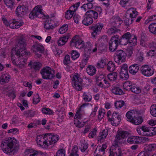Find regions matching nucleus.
I'll list each match as a JSON object with an SVG mask.
<instances>
[{"label": "nucleus", "instance_id": "4", "mask_svg": "<svg viewBox=\"0 0 156 156\" xmlns=\"http://www.w3.org/2000/svg\"><path fill=\"white\" fill-rule=\"evenodd\" d=\"M98 16V13L96 11L92 10L88 11L84 16L82 23L85 25L89 26L93 23V18L97 19Z\"/></svg>", "mask_w": 156, "mask_h": 156}, {"label": "nucleus", "instance_id": "50", "mask_svg": "<svg viewBox=\"0 0 156 156\" xmlns=\"http://www.w3.org/2000/svg\"><path fill=\"white\" fill-rule=\"evenodd\" d=\"M115 69V64L112 61H109L107 64V69L110 72H112Z\"/></svg>", "mask_w": 156, "mask_h": 156}, {"label": "nucleus", "instance_id": "30", "mask_svg": "<svg viewBox=\"0 0 156 156\" xmlns=\"http://www.w3.org/2000/svg\"><path fill=\"white\" fill-rule=\"evenodd\" d=\"M111 92L116 95H122L123 94V90L119 87L114 86L112 87Z\"/></svg>", "mask_w": 156, "mask_h": 156}, {"label": "nucleus", "instance_id": "8", "mask_svg": "<svg viewBox=\"0 0 156 156\" xmlns=\"http://www.w3.org/2000/svg\"><path fill=\"white\" fill-rule=\"evenodd\" d=\"M46 133L44 135H40L36 136V141L37 144L41 147L48 148Z\"/></svg>", "mask_w": 156, "mask_h": 156}, {"label": "nucleus", "instance_id": "6", "mask_svg": "<svg viewBox=\"0 0 156 156\" xmlns=\"http://www.w3.org/2000/svg\"><path fill=\"white\" fill-rule=\"evenodd\" d=\"M42 78L46 79H51L55 76V71L48 66L44 67L41 71Z\"/></svg>", "mask_w": 156, "mask_h": 156}, {"label": "nucleus", "instance_id": "60", "mask_svg": "<svg viewBox=\"0 0 156 156\" xmlns=\"http://www.w3.org/2000/svg\"><path fill=\"white\" fill-rule=\"evenodd\" d=\"M54 27V25L51 23L50 21H48V22H46L44 25V28L47 30L52 29Z\"/></svg>", "mask_w": 156, "mask_h": 156}, {"label": "nucleus", "instance_id": "23", "mask_svg": "<svg viewBox=\"0 0 156 156\" xmlns=\"http://www.w3.org/2000/svg\"><path fill=\"white\" fill-rule=\"evenodd\" d=\"M106 41V40L104 41L103 39L102 38L99 40L98 50L100 52H102L105 51L106 47L104 44Z\"/></svg>", "mask_w": 156, "mask_h": 156}, {"label": "nucleus", "instance_id": "31", "mask_svg": "<svg viewBox=\"0 0 156 156\" xmlns=\"http://www.w3.org/2000/svg\"><path fill=\"white\" fill-rule=\"evenodd\" d=\"M88 104L87 103L83 104L79 108V119H81L83 117L84 115V108Z\"/></svg>", "mask_w": 156, "mask_h": 156}, {"label": "nucleus", "instance_id": "62", "mask_svg": "<svg viewBox=\"0 0 156 156\" xmlns=\"http://www.w3.org/2000/svg\"><path fill=\"white\" fill-rule=\"evenodd\" d=\"M129 0H120V4L122 7H126L129 5Z\"/></svg>", "mask_w": 156, "mask_h": 156}, {"label": "nucleus", "instance_id": "16", "mask_svg": "<svg viewBox=\"0 0 156 156\" xmlns=\"http://www.w3.org/2000/svg\"><path fill=\"white\" fill-rule=\"evenodd\" d=\"M27 10V7L24 5H20L18 6L16 9V14L19 16H22L26 14Z\"/></svg>", "mask_w": 156, "mask_h": 156}, {"label": "nucleus", "instance_id": "29", "mask_svg": "<svg viewBox=\"0 0 156 156\" xmlns=\"http://www.w3.org/2000/svg\"><path fill=\"white\" fill-rule=\"evenodd\" d=\"M10 79V76L7 74L2 75L0 77V83L1 84L7 83Z\"/></svg>", "mask_w": 156, "mask_h": 156}, {"label": "nucleus", "instance_id": "49", "mask_svg": "<svg viewBox=\"0 0 156 156\" xmlns=\"http://www.w3.org/2000/svg\"><path fill=\"white\" fill-rule=\"evenodd\" d=\"M129 89L131 91L136 94L139 93L141 91L140 89L137 86L135 85L130 87Z\"/></svg>", "mask_w": 156, "mask_h": 156}, {"label": "nucleus", "instance_id": "26", "mask_svg": "<svg viewBox=\"0 0 156 156\" xmlns=\"http://www.w3.org/2000/svg\"><path fill=\"white\" fill-rule=\"evenodd\" d=\"M69 45L73 48H78V35H76L73 37L70 41Z\"/></svg>", "mask_w": 156, "mask_h": 156}, {"label": "nucleus", "instance_id": "47", "mask_svg": "<svg viewBox=\"0 0 156 156\" xmlns=\"http://www.w3.org/2000/svg\"><path fill=\"white\" fill-rule=\"evenodd\" d=\"M68 29V26L67 24L62 25L59 29L58 32L60 34H63L65 33Z\"/></svg>", "mask_w": 156, "mask_h": 156}, {"label": "nucleus", "instance_id": "52", "mask_svg": "<svg viewBox=\"0 0 156 156\" xmlns=\"http://www.w3.org/2000/svg\"><path fill=\"white\" fill-rule=\"evenodd\" d=\"M150 112L153 116L156 117V105L154 104L151 106L150 108Z\"/></svg>", "mask_w": 156, "mask_h": 156}, {"label": "nucleus", "instance_id": "35", "mask_svg": "<svg viewBox=\"0 0 156 156\" xmlns=\"http://www.w3.org/2000/svg\"><path fill=\"white\" fill-rule=\"evenodd\" d=\"M142 122L143 119L142 118L138 116H135L131 122L135 125H138L141 124Z\"/></svg>", "mask_w": 156, "mask_h": 156}, {"label": "nucleus", "instance_id": "43", "mask_svg": "<svg viewBox=\"0 0 156 156\" xmlns=\"http://www.w3.org/2000/svg\"><path fill=\"white\" fill-rule=\"evenodd\" d=\"M115 27L110 28L108 30L107 33L108 35H110L115 34L120 31Z\"/></svg>", "mask_w": 156, "mask_h": 156}, {"label": "nucleus", "instance_id": "13", "mask_svg": "<svg viewBox=\"0 0 156 156\" xmlns=\"http://www.w3.org/2000/svg\"><path fill=\"white\" fill-rule=\"evenodd\" d=\"M104 26L102 23H98L91 27V29L92 30L91 33L92 36L95 37L99 32H101Z\"/></svg>", "mask_w": 156, "mask_h": 156}, {"label": "nucleus", "instance_id": "5", "mask_svg": "<svg viewBox=\"0 0 156 156\" xmlns=\"http://www.w3.org/2000/svg\"><path fill=\"white\" fill-rule=\"evenodd\" d=\"M84 42L81 39L79 38V49H84L85 51H87V54H90L91 52H94L97 50V48L95 47L92 49V45L90 42L87 43L85 47Z\"/></svg>", "mask_w": 156, "mask_h": 156}, {"label": "nucleus", "instance_id": "53", "mask_svg": "<svg viewBox=\"0 0 156 156\" xmlns=\"http://www.w3.org/2000/svg\"><path fill=\"white\" fill-rule=\"evenodd\" d=\"M41 98L39 95L36 94L34 95L33 98V103L34 104H37L40 101Z\"/></svg>", "mask_w": 156, "mask_h": 156}, {"label": "nucleus", "instance_id": "64", "mask_svg": "<svg viewBox=\"0 0 156 156\" xmlns=\"http://www.w3.org/2000/svg\"><path fill=\"white\" fill-rule=\"evenodd\" d=\"M97 130L96 128H94L92 131H91L88 134V137L90 138H94L96 135Z\"/></svg>", "mask_w": 156, "mask_h": 156}, {"label": "nucleus", "instance_id": "54", "mask_svg": "<svg viewBox=\"0 0 156 156\" xmlns=\"http://www.w3.org/2000/svg\"><path fill=\"white\" fill-rule=\"evenodd\" d=\"M152 127L149 128L146 126H143L141 127V129L143 132L145 133L149 134V136H151L150 132L151 130H152Z\"/></svg>", "mask_w": 156, "mask_h": 156}, {"label": "nucleus", "instance_id": "17", "mask_svg": "<svg viewBox=\"0 0 156 156\" xmlns=\"http://www.w3.org/2000/svg\"><path fill=\"white\" fill-rule=\"evenodd\" d=\"M107 147L106 144H102V147H97L94 152L95 156H102L105 153V150Z\"/></svg>", "mask_w": 156, "mask_h": 156}, {"label": "nucleus", "instance_id": "55", "mask_svg": "<svg viewBox=\"0 0 156 156\" xmlns=\"http://www.w3.org/2000/svg\"><path fill=\"white\" fill-rule=\"evenodd\" d=\"M125 103L123 101H116L114 105L116 108L120 109L124 105Z\"/></svg>", "mask_w": 156, "mask_h": 156}, {"label": "nucleus", "instance_id": "46", "mask_svg": "<svg viewBox=\"0 0 156 156\" xmlns=\"http://www.w3.org/2000/svg\"><path fill=\"white\" fill-rule=\"evenodd\" d=\"M148 28L150 32L156 34V23L151 24L149 26Z\"/></svg>", "mask_w": 156, "mask_h": 156}, {"label": "nucleus", "instance_id": "40", "mask_svg": "<svg viewBox=\"0 0 156 156\" xmlns=\"http://www.w3.org/2000/svg\"><path fill=\"white\" fill-rule=\"evenodd\" d=\"M156 149V144H153L147 145L145 147V150L147 151H151Z\"/></svg>", "mask_w": 156, "mask_h": 156}, {"label": "nucleus", "instance_id": "11", "mask_svg": "<svg viewBox=\"0 0 156 156\" xmlns=\"http://www.w3.org/2000/svg\"><path fill=\"white\" fill-rule=\"evenodd\" d=\"M121 118V115L116 112H114L111 118L108 117V120L113 126H116L120 123Z\"/></svg>", "mask_w": 156, "mask_h": 156}, {"label": "nucleus", "instance_id": "33", "mask_svg": "<svg viewBox=\"0 0 156 156\" xmlns=\"http://www.w3.org/2000/svg\"><path fill=\"white\" fill-rule=\"evenodd\" d=\"M106 59L105 58H102L97 62L96 66L98 69L103 68L106 65Z\"/></svg>", "mask_w": 156, "mask_h": 156}, {"label": "nucleus", "instance_id": "61", "mask_svg": "<svg viewBox=\"0 0 156 156\" xmlns=\"http://www.w3.org/2000/svg\"><path fill=\"white\" fill-rule=\"evenodd\" d=\"M7 133L16 135L19 133V130L16 128H12L8 130Z\"/></svg>", "mask_w": 156, "mask_h": 156}, {"label": "nucleus", "instance_id": "20", "mask_svg": "<svg viewBox=\"0 0 156 156\" xmlns=\"http://www.w3.org/2000/svg\"><path fill=\"white\" fill-rule=\"evenodd\" d=\"M144 54L141 51H138L137 52L135 59L136 63L140 65L144 60Z\"/></svg>", "mask_w": 156, "mask_h": 156}, {"label": "nucleus", "instance_id": "38", "mask_svg": "<svg viewBox=\"0 0 156 156\" xmlns=\"http://www.w3.org/2000/svg\"><path fill=\"white\" fill-rule=\"evenodd\" d=\"M87 73L91 76L93 75L96 73V70L95 68L92 66H89L86 69Z\"/></svg>", "mask_w": 156, "mask_h": 156}, {"label": "nucleus", "instance_id": "34", "mask_svg": "<svg viewBox=\"0 0 156 156\" xmlns=\"http://www.w3.org/2000/svg\"><path fill=\"white\" fill-rule=\"evenodd\" d=\"M34 12H35V14L39 17L40 15L43 14L42 12V7L41 5H37L35 6L33 9Z\"/></svg>", "mask_w": 156, "mask_h": 156}, {"label": "nucleus", "instance_id": "18", "mask_svg": "<svg viewBox=\"0 0 156 156\" xmlns=\"http://www.w3.org/2000/svg\"><path fill=\"white\" fill-rule=\"evenodd\" d=\"M138 14V12L136 11V9L134 8H130L128 9L126 12V16H127L135 18L136 17Z\"/></svg>", "mask_w": 156, "mask_h": 156}, {"label": "nucleus", "instance_id": "3", "mask_svg": "<svg viewBox=\"0 0 156 156\" xmlns=\"http://www.w3.org/2000/svg\"><path fill=\"white\" fill-rule=\"evenodd\" d=\"M17 141L13 137H9L3 140L1 147L3 151L9 155L14 154L18 149Z\"/></svg>", "mask_w": 156, "mask_h": 156}, {"label": "nucleus", "instance_id": "63", "mask_svg": "<svg viewBox=\"0 0 156 156\" xmlns=\"http://www.w3.org/2000/svg\"><path fill=\"white\" fill-rule=\"evenodd\" d=\"M66 151L65 149H62L59 150L57 152L56 156H65Z\"/></svg>", "mask_w": 156, "mask_h": 156}, {"label": "nucleus", "instance_id": "2", "mask_svg": "<svg viewBox=\"0 0 156 156\" xmlns=\"http://www.w3.org/2000/svg\"><path fill=\"white\" fill-rule=\"evenodd\" d=\"M130 133L126 131H118L115 139L114 144L109 150V156H122V152L118 145L119 143L123 142V139L128 136Z\"/></svg>", "mask_w": 156, "mask_h": 156}, {"label": "nucleus", "instance_id": "10", "mask_svg": "<svg viewBox=\"0 0 156 156\" xmlns=\"http://www.w3.org/2000/svg\"><path fill=\"white\" fill-rule=\"evenodd\" d=\"M141 73L146 76H150L152 75L154 73V69L147 65H144L140 68Z\"/></svg>", "mask_w": 156, "mask_h": 156}, {"label": "nucleus", "instance_id": "22", "mask_svg": "<svg viewBox=\"0 0 156 156\" xmlns=\"http://www.w3.org/2000/svg\"><path fill=\"white\" fill-rule=\"evenodd\" d=\"M108 134V131L107 129H104L100 132L99 136L97 137V139L99 142H103L106 138Z\"/></svg>", "mask_w": 156, "mask_h": 156}, {"label": "nucleus", "instance_id": "45", "mask_svg": "<svg viewBox=\"0 0 156 156\" xmlns=\"http://www.w3.org/2000/svg\"><path fill=\"white\" fill-rule=\"evenodd\" d=\"M4 2L8 8H12L15 4V2L13 0H4Z\"/></svg>", "mask_w": 156, "mask_h": 156}, {"label": "nucleus", "instance_id": "48", "mask_svg": "<svg viewBox=\"0 0 156 156\" xmlns=\"http://www.w3.org/2000/svg\"><path fill=\"white\" fill-rule=\"evenodd\" d=\"M120 78L123 80H126L129 78L128 71L120 72Z\"/></svg>", "mask_w": 156, "mask_h": 156}, {"label": "nucleus", "instance_id": "37", "mask_svg": "<svg viewBox=\"0 0 156 156\" xmlns=\"http://www.w3.org/2000/svg\"><path fill=\"white\" fill-rule=\"evenodd\" d=\"M80 149L82 152H84L88 147V144L85 142L84 140H82L80 141Z\"/></svg>", "mask_w": 156, "mask_h": 156}, {"label": "nucleus", "instance_id": "15", "mask_svg": "<svg viewBox=\"0 0 156 156\" xmlns=\"http://www.w3.org/2000/svg\"><path fill=\"white\" fill-rule=\"evenodd\" d=\"M133 34H131L130 33L127 32L124 34L119 39L120 44L126 45L128 44L129 40L131 38Z\"/></svg>", "mask_w": 156, "mask_h": 156}, {"label": "nucleus", "instance_id": "51", "mask_svg": "<svg viewBox=\"0 0 156 156\" xmlns=\"http://www.w3.org/2000/svg\"><path fill=\"white\" fill-rule=\"evenodd\" d=\"M84 55L85 58L80 63V68L81 69L83 68L86 65L87 60H88V57L90 55V54L86 55L85 53Z\"/></svg>", "mask_w": 156, "mask_h": 156}, {"label": "nucleus", "instance_id": "32", "mask_svg": "<svg viewBox=\"0 0 156 156\" xmlns=\"http://www.w3.org/2000/svg\"><path fill=\"white\" fill-rule=\"evenodd\" d=\"M72 83L73 87L76 90L78 87V74L76 73L74 75L72 79Z\"/></svg>", "mask_w": 156, "mask_h": 156}, {"label": "nucleus", "instance_id": "42", "mask_svg": "<svg viewBox=\"0 0 156 156\" xmlns=\"http://www.w3.org/2000/svg\"><path fill=\"white\" fill-rule=\"evenodd\" d=\"M135 113L134 111H129L126 114V116L129 121L131 122L133 117H135Z\"/></svg>", "mask_w": 156, "mask_h": 156}, {"label": "nucleus", "instance_id": "39", "mask_svg": "<svg viewBox=\"0 0 156 156\" xmlns=\"http://www.w3.org/2000/svg\"><path fill=\"white\" fill-rule=\"evenodd\" d=\"M114 21L112 22V24L115 27L119 26L122 23V20L119 16H117L114 18Z\"/></svg>", "mask_w": 156, "mask_h": 156}, {"label": "nucleus", "instance_id": "57", "mask_svg": "<svg viewBox=\"0 0 156 156\" xmlns=\"http://www.w3.org/2000/svg\"><path fill=\"white\" fill-rule=\"evenodd\" d=\"M78 149L77 146H74L73 148L70 156H78Z\"/></svg>", "mask_w": 156, "mask_h": 156}, {"label": "nucleus", "instance_id": "41", "mask_svg": "<svg viewBox=\"0 0 156 156\" xmlns=\"http://www.w3.org/2000/svg\"><path fill=\"white\" fill-rule=\"evenodd\" d=\"M108 77L110 81H115L117 79V73L114 72L110 73L108 74Z\"/></svg>", "mask_w": 156, "mask_h": 156}, {"label": "nucleus", "instance_id": "36", "mask_svg": "<svg viewBox=\"0 0 156 156\" xmlns=\"http://www.w3.org/2000/svg\"><path fill=\"white\" fill-rule=\"evenodd\" d=\"M37 150H35L32 148L26 149L25 151V154L26 155L29 156H36Z\"/></svg>", "mask_w": 156, "mask_h": 156}, {"label": "nucleus", "instance_id": "12", "mask_svg": "<svg viewBox=\"0 0 156 156\" xmlns=\"http://www.w3.org/2000/svg\"><path fill=\"white\" fill-rule=\"evenodd\" d=\"M48 147L56 143L59 139V136L54 133H46Z\"/></svg>", "mask_w": 156, "mask_h": 156}, {"label": "nucleus", "instance_id": "14", "mask_svg": "<svg viewBox=\"0 0 156 156\" xmlns=\"http://www.w3.org/2000/svg\"><path fill=\"white\" fill-rule=\"evenodd\" d=\"M78 8V3L74 4L70 7L68 10L65 13V16L66 19H69L72 17Z\"/></svg>", "mask_w": 156, "mask_h": 156}, {"label": "nucleus", "instance_id": "27", "mask_svg": "<svg viewBox=\"0 0 156 156\" xmlns=\"http://www.w3.org/2000/svg\"><path fill=\"white\" fill-rule=\"evenodd\" d=\"M28 66L34 70H38L41 67V64L39 62L31 61L29 63Z\"/></svg>", "mask_w": 156, "mask_h": 156}, {"label": "nucleus", "instance_id": "7", "mask_svg": "<svg viewBox=\"0 0 156 156\" xmlns=\"http://www.w3.org/2000/svg\"><path fill=\"white\" fill-rule=\"evenodd\" d=\"M126 54L123 50H117L115 53L114 60L118 64L125 62L126 59Z\"/></svg>", "mask_w": 156, "mask_h": 156}, {"label": "nucleus", "instance_id": "56", "mask_svg": "<svg viewBox=\"0 0 156 156\" xmlns=\"http://www.w3.org/2000/svg\"><path fill=\"white\" fill-rule=\"evenodd\" d=\"M41 111L43 114L49 115L53 114V112L52 110L49 108H44L42 109Z\"/></svg>", "mask_w": 156, "mask_h": 156}, {"label": "nucleus", "instance_id": "44", "mask_svg": "<svg viewBox=\"0 0 156 156\" xmlns=\"http://www.w3.org/2000/svg\"><path fill=\"white\" fill-rule=\"evenodd\" d=\"M136 41L137 38L136 36L133 34L131 38L129 40L128 43L130 45L135 46L136 44Z\"/></svg>", "mask_w": 156, "mask_h": 156}, {"label": "nucleus", "instance_id": "24", "mask_svg": "<svg viewBox=\"0 0 156 156\" xmlns=\"http://www.w3.org/2000/svg\"><path fill=\"white\" fill-rule=\"evenodd\" d=\"M140 65L136 63L131 65L129 68V71L132 75H135L138 72Z\"/></svg>", "mask_w": 156, "mask_h": 156}, {"label": "nucleus", "instance_id": "59", "mask_svg": "<svg viewBox=\"0 0 156 156\" xmlns=\"http://www.w3.org/2000/svg\"><path fill=\"white\" fill-rule=\"evenodd\" d=\"M105 114V111L104 109L101 108L99 109L98 111V119L101 120Z\"/></svg>", "mask_w": 156, "mask_h": 156}, {"label": "nucleus", "instance_id": "58", "mask_svg": "<svg viewBox=\"0 0 156 156\" xmlns=\"http://www.w3.org/2000/svg\"><path fill=\"white\" fill-rule=\"evenodd\" d=\"M2 20L4 23L7 27H10V24L12 22V20H9L4 16L2 17Z\"/></svg>", "mask_w": 156, "mask_h": 156}, {"label": "nucleus", "instance_id": "28", "mask_svg": "<svg viewBox=\"0 0 156 156\" xmlns=\"http://www.w3.org/2000/svg\"><path fill=\"white\" fill-rule=\"evenodd\" d=\"M127 142L130 144H138L140 143L139 137L131 136L127 139Z\"/></svg>", "mask_w": 156, "mask_h": 156}, {"label": "nucleus", "instance_id": "9", "mask_svg": "<svg viewBox=\"0 0 156 156\" xmlns=\"http://www.w3.org/2000/svg\"><path fill=\"white\" fill-rule=\"evenodd\" d=\"M119 37L116 35L113 36L109 42V49L110 51H114L117 49L119 41Z\"/></svg>", "mask_w": 156, "mask_h": 156}, {"label": "nucleus", "instance_id": "21", "mask_svg": "<svg viewBox=\"0 0 156 156\" xmlns=\"http://www.w3.org/2000/svg\"><path fill=\"white\" fill-rule=\"evenodd\" d=\"M10 24V28L12 29H17L19 28L23 24V22L20 20H12Z\"/></svg>", "mask_w": 156, "mask_h": 156}, {"label": "nucleus", "instance_id": "25", "mask_svg": "<svg viewBox=\"0 0 156 156\" xmlns=\"http://www.w3.org/2000/svg\"><path fill=\"white\" fill-rule=\"evenodd\" d=\"M69 36V35L64 36L59 38L57 43L58 46H62L64 45L68 41Z\"/></svg>", "mask_w": 156, "mask_h": 156}, {"label": "nucleus", "instance_id": "1", "mask_svg": "<svg viewBox=\"0 0 156 156\" xmlns=\"http://www.w3.org/2000/svg\"><path fill=\"white\" fill-rule=\"evenodd\" d=\"M15 44L11 51L12 62L14 65L23 70L26 68V57L28 54L25 51L27 43L23 38H18L16 40Z\"/></svg>", "mask_w": 156, "mask_h": 156}, {"label": "nucleus", "instance_id": "19", "mask_svg": "<svg viewBox=\"0 0 156 156\" xmlns=\"http://www.w3.org/2000/svg\"><path fill=\"white\" fill-rule=\"evenodd\" d=\"M31 49L34 52H39V53H42L44 51V48L41 44L36 43L33 45Z\"/></svg>", "mask_w": 156, "mask_h": 156}]
</instances>
